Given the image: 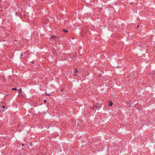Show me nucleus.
Listing matches in <instances>:
<instances>
[{
  "label": "nucleus",
  "mask_w": 155,
  "mask_h": 155,
  "mask_svg": "<svg viewBox=\"0 0 155 155\" xmlns=\"http://www.w3.org/2000/svg\"><path fill=\"white\" fill-rule=\"evenodd\" d=\"M55 38V36H51V38H50L49 39H53V40L54 39V38Z\"/></svg>",
  "instance_id": "3"
},
{
  "label": "nucleus",
  "mask_w": 155,
  "mask_h": 155,
  "mask_svg": "<svg viewBox=\"0 0 155 155\" xmlns=\"http://www.w3.org/2000/svg\"><path fill=\"white\" fill-rule=\"evenodd\" d=\"M87 33V28L85 27L83 28L81 33V35L82 36H84L86 35Z\"/></svg>",
  "instance_id": "1"
},
{
  "label": "nucleus",
  "mask_w": 155,
  "mask_h": 155,
  "mask_svg": "<svg viewBox=\"0 0 155 155\" xmlns=\"http://www.w3.org/2000/svg\"><path fill=\"white\" fill-rule=\"evenodd\" d=\"M6 108V107H5V106H4L3 107V108Z\"/></svg>",
  "instance_id": "8"
},
{
  "label": "nucleus",
  "mask_w": 155,
  "mask_h": 155,
  "mask_svg": "<svg viewBox=\"0 0 155 155\" xmlns=\"http://www.w3.org/2000/svg\"><path fill=\"white\" fill-rule=\"evenodd\" d=\"M12 90H15V91L17 90L16 88H12Z\"/></svg>",
  "instance_id": "4"
},
{
  "label": "nucleus",
  "mask_w": 155,
  "mask_h": 155,
  "mask_svg": "<svg viewBox=\"0 0 155 155\" xmlns=\"http://www.w3.org/2000/svg\"><path fill=\"white\" fill-rule=\"evenodd\" d=\"M22 146H24V144H22Z\"/></svg>",
  "instance_id": "10"
},
{
  "label": "nucleus",
  "mask_w": 155,
  "mask_h": 155,
  "mask_svg": "<svg viewBox=\"0 0 155 155\" xmlns=\"http://www.w3.org/2000/svg\"><path fill=\"white\" fill-rule=\"evenodd\" d=\"M23 55V54H22H22H21V56H22Z\"/></svg>",
  "instance_id": "7"
},
{
  "label": "nucleus",
  "mask_w": 155,
  "mask_h": 155,
  "mask_svg": "<svg viewBox=\"0 0 155 155\" xmlns=\"http://www.w3.org/2000/svg\"><path fill=\"white\" fill-rule=\"evenodd\" d=\"M44 102H46V100H44Z\"/></svg>",
  "instance_id": "11"
},
{
  "label": "nucleus",
  "mask_w": 155,
  "mask_h": 155,
  "mask_svg": "<svg viewBox=\"0 0 155 155\" xmlns=\"http://www.w3.org/2000/svg\"><path fill=\"white\" fill-rule=\"evenodd\" d=\"M112 105H113V103L111 101H110L109 102L108 105L110 106H111Z\"/></svg>",
  "instance_id": "2"
},
{
  "label": "nucleus",
  "mask_w": 155,
  "mask_h": 155,
  "mask_svg": "<svg viewBox=\"0 0 155 155\" xmlns=\"http://www.w3.org/2000/svg\"><path fill=\"white\" fill-rule=\"evenodd\" d=\"M138 25H137V27H138Z\"/></svg>",
  "instance_id": "13"
},
{
  "label": "nucleus",
  "mask_w": 155,
  "mask_h": 155,
  "mask_svg": "<svg viewBox=\"0 0 155 155\" xmlns=\"http://www.w3.org/2000/svg\"><path fill=\"white\" fill-rule=\"evenodd\" d=\"M63 31L65 32H68V31L67 30H63Z\"/></svg>",
  "instance_id": "5"
},
{
  "label": "nucleus",
  "mask_w": 155,
  "mask_h": 155,
  "mask_svg": "<svg viewBox=\"0 0 155 155\" xmlns=\"http://www.w3.org/2000/svg\"><path fill=\"white\" fill-rule=\"evenodd\" d=\"M77 72H78V70L77 69H76L75 71V73H76Z\"/></svg>",
  "instance_id": "6"
},
{
  "label": "nucleus",
  "mask_w": 155,
  "mask_h": 155,
  "mask_svg": "<svg viewBox=\"0 0 155 155\" xmlns=\"http://www.w3.org/2000/svg\"><path fill=\"white\" fill-rule=\"evenodd\" d=\"M97 105H95V107H97Z\"/></svg>",
  "instance_id": "12"
},
{
  "label": "nucleus",
  "mask_w": 155,
  "mask_h": 155,
  "mask_svg": "<svg viewBox=\"0 0 155 155\" xmlns=\"http://www.w3.org/2000/svg\"><path fill=\"white\" fill-rule=\"evenodd\" d=\"M21 90V88H20L19 89V91H20Z\"/></svg>",
  "instance_id": "9"
}]
</instances>
